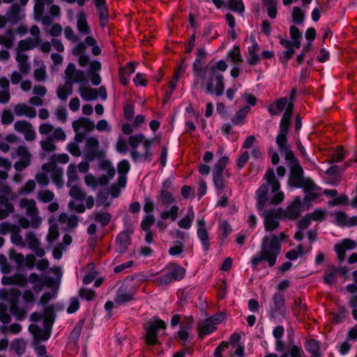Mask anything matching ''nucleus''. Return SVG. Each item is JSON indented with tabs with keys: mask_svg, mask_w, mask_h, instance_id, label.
I'll list each match as a JSON object with an SVG mask.
<instances>
[{
	"mask_svg": "<svg viewBox=\"0 0 357 357\" xmlns=\"http://www.w3.org/2000/svg\"><path fill=\"white\" fill-rule=\"evenodd\" d=\"M264 178L267 183L261 185L256 191L257 206L259 211L269 204H279L284 197V193L279 190L280 183L275 177L273 169L266 171Z\"/></svg>",
	"mask_w": 357,
	"mask_h": 357,
	"instance_id": "nucleus-1",
	"label": "nucleus"
},
{
	"mask_svg": "<svg viewBox=\"0 0 357 357\" xmlns=\"http://www.w3.org/2000/svg\"><path fill=\"white\" fill-rule=\"evenodd\" d=\"M287 238V236L284 232H281L278 235L273 234L264 236L261 245V251L252 259V264L256 266L266 261L269 266H273L275 264L278 256L281 252V244Z\"/></svg>",
	"mask_w": 357,
	"mask_h": 357,
	"instance_id": "nucleus-2",
	"label": "nucleus"
},
{
	"mask_svg": "<svg viewBox=\"0 0 357 357\" xmlns=\"http://www.w3.org/2000/svg\"><path fill=\"white\" fill-rule=\"evenodd\" d=\"M197 87L204 89L207 93L220 96L225 91L224 76L216 73L214 68H204V75L200 77Z\"/></svg>",
	"mask_w": 357,
	"mask_h": 357,
	"instance_id": "nucleus-3",
	"label": "nucleus"
},
{
	"mask_svg": "<svg viewBox=\"0 0 357 357\" xmlns=\"http://www.w3.org/2000/svg\"><path fill=\"white\" fill-rule=\"evenodd\" d=\"M153 142V139H146L143 134L131 135L128 139V143L132 149L130 153L132 159L135 161H151L152 154L150 152V147Z\"/></svg>",
	"mask_w": 357,
	"mask_h": 357,
	"instance_id": "nucleus-4",
	"label": "nucleus"
},
{
	"mask_svg": "<svg viewBox=\"0 0 357 357\" xmlns=\"http://www.w3.org/2000/svg\"><path fill=\"white\" fill-rule=\"evenodd\" d=\"M18 207L27 218L32 220L33 226H40L41 225L42 218L39 215V210L34 199L28 198L20 199Z\"/></svg>",
	"mask_w": 357,
	"mask_h": 357,
	"instance_id": "nucleus-5",
	"label": "nucleus"
},
{
	"mask_svg": "<svg viewBox=\"0 0 357 357\" xmlns=\"http://www.w3.org/2000/svg\"><path fill=\"white\" fill-rule=\"evenodd\" d=\"M166 324L160 319H154L147 323L145 328V341L147 344L153 345L158 343V333L159 329H165Z\"/></svg>",
	"mask_w": 357,
	"mask_h": 357,
	"instance_id": "nucleus-6",
	"label": "nucleus"
},
{
	"mask_svg": "<svg viewBox=\"0 0 357 357\" xmlns=\"http://www.w3.org/2000/svg\"><path fill=\"white\" fill-rule=\"evenodd\" d=\"M225 318L223 314H217L209 318H207L198 324L199 336H203L210 334L217 328L216 325L224 321Z\"/></svg>",
	"mask_w": 357,
	"mask_h": 357,
	"instance_id": "nucleus-7",
	"label": "nucleus"
},
{
	"mask_svg": "<svg viewBox=\"0 0 357 357\" xmlns=\"http://www.w3.org/2000/svg\"><path fill=\"white\" fill-rule=\"evenodd\" d=\"M11 155L13 158L15 156L20 158V160L14 164V168L17 172H21L31 165V154L26 146H19Z\"/></svg>",
	"mask_w": 357,
	"mask_h": 357,
	"instance_id": "nucleus-8",
	"label": "nucleus"
},
{
	"mask_svg": "<svg viewBox=\"0 0 357 357\" xmlns=\"http://www.w3.org/2000/svg\"><path fill=\"white\" fill-rule=\"evenodd\" d=\"M290 167V176L288 180L289 185L294 188H299L303 176V169L296 158L287 161Z\"/></svg>",
	"mask_w": 357,
	"mask_h": 357,
	"instance_id": "nucleus-9",
	"label": "nucleus"
},
{
	"mask_svg": "<svg viewBox=\"0 0 357 357\" xmlns=\"http://www.w3.org/2000/svg\"><path fill=\"white\" fill-rule=\"evenodd\" d=\"M66 82L70 83H78L82 84H86L88 79L84 71L77 70L74 63H69L65 70Z\"/></svg>",
	"mask_w": 357,
	"mask_h": 357,
	"instance_id": "nucleus-10",
	"label": "nucleus"
},
{
	"mask_svg": "<svg viewBox=\"0 0 357 357\" xmlns=\"http://www.w3.org/2000/svg\"><path fill=\"white\" fill-rule=\"evenodd\" d=\"M103 152L100 150V143L98 139L90 137L86 139L84 156L86 160L92 161L96 158H101Z\"/></svg>",
	"mask_w": 357,
	"mask_h": 357,
	"instance_id": "nucleus-11",
	"label": "nucleus"
},
{
	"mask_svg": "<svg viewBox=\"0 0 357 357\" xmlns=\"http://www.w3.org/2000/svg\"><path fill=\"white\" fill-rule=\"evenodd\" d=\"M17 195L14 192V196L7 194H0V220L8 218L15 212V206L11 201L15 200Z\"/></svg>",
	"mask_w": 357,
	"mask_h": 357,
	"instance_id": "nucleus-12",
	"label": "nucleus"
},
{
	"mask_svg": "<svg viewBox=\"0 0 357 357\" xmlns=\"http://www.w3.org/2000/svg\"><path fill=\"white\" fill-rule=\"evenodd\" d=\"M14 129L17 132L22 134L28 142H32L36 138V132L32 124L25 120L17 121L14 123Z\"/></svg>",
	"mask_w": 357,
	"mask_h": 357,
	"instance_id": "nucleus-13",
	"label": "nucleus"
},
{
	"mask_svg": "<svg viewBox=\"0 0 357 357\" xmlns=\"http://www.w3.org/2000/svg\"><path fill=\"white\" fill-rule=\"evenodd\" d=\"M24 242H26V246H28L38 257H41L45 255V250L41 247L40 241L33 231H28L25 233Z\"/></svg>",
	"mask_w": 357,
	"mask_h": 357,
	"instance_id": "nucleus-14",
	"label": "nucleus"
},
{
	"mask_svg": "<svg viewBox=\"0 0 357 357\" xmlns=\"http://www.w3.org/2000/svg\"><path fill=\"white\" fill-rule=\"evenodd\" d=\"M287 133L279 132L276 137V144L278 146L280 151L284 154V158L287 161L295 158L294 152L291 150L289 145L287 142Z\"/></svg>",
	"mask_w": 357,
	"mask_h": 357,
	"instance_id": "nucleus-15",
	"label": "nucleus"
},
{
	"mask_svg": "<svg viewBox=\"0 0 357 357\" xmlns=\"http://www.w3.org/2000/svg\"><path fill=\"white\" fill-rule=\"evenodd\" d=\"M262 215L264 218V228L266 231L271 232L279 227V213L277 211L264 212Z\"/></svg>",
	"mask_w": 357,
	"mask_h": 357,
	"instance_id": "nucleus-16",
	"label": "nucleus"
},
{
	"mask_svg": "<svg viewBox=\"0 0 357 357\" xmlns=\"http://www.w3.org/2000/svg\"><path fill=\"white\" fill-rule=\"evenodd\" d=\"M356 245V243L350 238H345L341 243L335 244L334 250L337 255L338 259L343 261L345 258V252L348 250L354 249Z\"/></svg>",
	"mask_w": 357,
	"mask_h": 357,
	"instance_id": "nucleus-17",
	"label": "nucleus"
},
{
	"mask_svg": "<svg viewBox=\"0 0 357 357\" xmlns=\"http://www.w3.org/2000/svg\"><path fill=\"white\" fill-rule=\"evenodd\" d=\"M13 112L17 116H25L28 119H33L37 112L35 108L24 102H20L13 106Z\"/></svg>",
	"mask_w": 357,
	"mask_h": 357,
	"instance_id": "nucleus-18",
	"label": "nucleus"
},
{
	"mask_svg": "<svg viewBox=\"0 0 357 357\" xmlns=\"http://www.w3.org/2000/svg\"><path fill=\"white\" fill-rule=\"evenodd\" d=\"M29 331L33 335L34 342L36 344L40 340H47L50 336V331L49 329H43L34 324L29 326Z\"/></svg>",
	"mask_w": 357,
	"mask_h": 357,
	"instance_id": "nucleus-19",
	"label": "nucleus"
},
{
	"mask_svg": "<svg viewBox=\"0 0 357 357\" xmlns=\"http://www.w3.org/2000/svg\"><path fill=\"white\" fill-rule=\"evenodd\" d=\"M131 231H123L121 232L116 237V252L119 253L124 252L128 245L130 244V236L132 234Z\"/></svg>",
	"mask_w": 357,
	"mask_h": 357,
	"instance_id": "nucleus-20",
	"label": "nucleus"
},
{
	"mask_svg": "<svg viewBox=\"0 0 357 357\" xmlns=\"http://www.w3.org/2000/svg\"><path fill=\"white\" fill-rule=\"evenodd\" d=\"M294 104L289 102L280 124V132L287 133L291 121Z\"/></svg>",
	"mask_w": 357,
	"mask_h": 357,
	"instance_id": "nucleus-21",
	"label": "nucleus"
},
{
	"mask_svg": "<svg viewBox=\"0 0 357 357\" xmlns=\"http://www.w3.org/2000/svg\"><path fill=\"white\" fill-rule=\"evenodd\" d=\"M197 236L204 246L205 250H208L210 247L208 239V233L206 229V222L204 219L197 220Z\"/></svg>",
	"mask_w": 357,
	"mask_h": 357,
	"instance_id": "nucleus-22",
	"label": "nucleus"
},
{
	"mask_svg": "<svg viewBox=\"0 0 357 357\" xmlns=\"http://www.w3.org/2000/svg\"><path fill=\"white\" fill-rule=\"evenodd\" d=\"M274 307L272 309V316L280 315L284 317L286 308L284 305V298L280 294H275L273 296Z\"/></svg>",
	"mask_w": 357,
	"mask_h": 357,
	"instance_id": "nucleus-23",
	"label": "nucleus"
},
{
	"mask_svg": "<svg viewBox=\"0 0 357 357\" xmlns=\"http://www.w3.org/2000/svg\"><path fill=\"white\" fill-rule=\"evenodd\" d=\"M73 130L75 132L80 131L82 128L85 132H90L95 128L94 123L89 119L82 117L78 120L74 121L72 123Z\"/></svg>",
	"mask_w": 357,
	"mask_h": 357,
	"instance_id": "nucleus-24",
	"label": "nucleus"
},
{
	"mask_svg": "<svg viewBox=\"0 0 357 357\" xmlns=\"http://www.w3.org/2000/svg\"><path fill=\"white\" fill-rule=\"evenodd\" d=\"M15 59L17 62V68L19 71H20V73L24 75L29 74L31 70V66L28 61V55L23 52H17Z\"/></svg>",
	"mask_w": 357,
	"mask_h": 357,
	"instance_id": "nucleus-25",
	"label": "nucleus"
},
{
	"mask_svg": "<svg viewBox=\"0 0 357 357\" xmlns=\"http://www.w3.org/2000/svg\"><path fill=\"white\" fill-rule=\"evenodd\" d=\"M301 204L300 198H295L293 203L285 209L284 215L291 220L296 218L301 213Z\"/></svg>",
	"mask_w": 357,
	"mask_h": 357,
	"instance_id": "nucleus-26",
	"label": "nucleus"
},
{
	"mask_svg": "<svg viewBox=\"0 0 357 357\" xmlns=\"http://www.w3.org/2000/svg\"><path fill=\"white\" fill-rule=\"evenodd\" d=\"M40 38H27L24 40H21L18 43L17 50L18 52H24L32 50L36 47L40 43Z\"/></svg>",
	"mask_w": 357,
	"mask_h": 357,
	"instance_id": "nucleus-27",
	"label": "nucleus"
},
{
	"mask_svg": "<svg viewBox=\"0 0 357 357\" xmlns=\"http://www.w3.org/2000/svg\"><path fill=\"white\" fill-rule=\"evenodd\" d=\"M79 93L82 99L86 101L93 100L98 98V90L86 86L84 84L80 85Z\"/></svg>",
	"mask_w": 357,
	"mask_h": 357,
	"instance_id": "nucleus-28",
	"label": "nucleus"
},
{
	"mask_svg": "<svg viewBox=\"0 0 357 357\" xmlns=\"http://www.w3.org/2000/svg\"><path fill=\"white\" fill-rule=\"evenodd\" d=\"M135 63L130 62L123 68L119 70L120 82L122 84L126 85L128 82L130 75L135 72Z\"/></svg>",
	"mask_w": 357,
	"mask_h": 357,
	"instance_id": "nucleus-29",
	"label": "nucleus"
},
{
	"mask_svg": "<svg viewBox=\"0 0 357 357\" xmlns=\"http://www.w3.org/2000/svg\"><path fill=\"white\" fill-rule=\"evenodd\" d=\"M15 41L14 32L11 29H7L3 34H0V45L6 49H10Z\"/></svg>",
	"mask_w": 357,
	"mask_h": 357,
	"instance_id": "nucleus-30",
	"label": "nucleus"
},
{
	"mask_svg": "<svg viewBox=\"0 0 357 357\" xmlns=\"http://www.w3.org/2000/svg\"><path fill=\"white\" fill-rule=\"evenodd\" d=\"M287 98L286 97L278 99L273 104L268 107V112L272 115L279 114L285 107H287Z\"/></svg>",
	"mask_w": 357,
	"mask_h": 357,
	"instance_id": "nucleus-31",
	"label": "nucleus"
},
{
	"mask_svg": "<svg viewBox=\"0 0 357 357\" xmlns=\"http://www.w3.org/2000/svg\"><path fill=\"white\" fill-rule=\"evenodd\" d=\"M77 27L79 32L83 35H87L91 31L90 26L86 19V15L83 12H80L77 14Z\"/></svg>",
	"mask_w": 357,
	"mask_h": 357,
	"instance_id": "nucleus-32",
	"label": "nucleus"
},
{
	"mask_svg": "<svg viewBox=\"0 0 357 357\" xmlns=\"http://www.w3.org/2000/svg\"><path fill=\"white\" fill-rule=\"evenodd\" d=\"M133 299V294L126 290L123 287H121L118 289L116 292V296L115 297V302L119 305L124 304L128 301H130Z\"/></svg>",
	"mask_w": 357,
	"mask_h": 357,
	"instance_id": "nucleus-33",
	"label": "nucleus"
},
{
	"mask_svg": "<svg viewBox=\"0 0 357 357\" xmlns=\"http://www.w3.org/2000/svg\"><path fill=\"white\" fill-rule=\"evenodd\" d=\"M194 218L195 213L192 207H189L187 214L178 222V225L182 229H188L191 227Z\"/></svg>",
	"mask_w": 357,
	"mask_h": 357,
	"instance_id": "nucleus-34",
	"label": "nucleus"
},
{
	"mask_svg": "<svg viewBox=\"0 0 357 357\" xmlns=\"http://www.w3.org/2000/svg\"><path fill=\"white\" fill-rule=\"evenodd\" d=\"M92 218L96 222H99L102 227H104L109 223L112 215L106 211H98L94 212L92 214Z\"/></svg>",
	"mask_w": 357,
	"mask_h": 357,
	"instance_id": "nucleus-35",
	"label": "nucleus"
},
{
	"mask_svg": "<svg viewBox=\"0 0 357 357\" xmlns=\"http://www.w3.org/2000/svg\"><path fill=\"white\" fill-rule=\"evenodd\" d=\"M73 93V86L70 83L65 82L63 85H61L56 90L57 97L61 100H66L68 96Z\"/></svg>",
	"mask_w": 357,
	"mask_h": 357,
	"instance_id": "nucleus-36",
	"label": "nucleus"
},
{
	"mask_svg": "<svg viewBox=\"0 0 357 357\" xmlns=\"http://www.w3.org/2000/svg\"><path fill=\"white\" fill-rule=\"evenodd\" d=\"M10 241L13 244L21 248H26V242H24V238L22 236L20 228L18 226L11 234Z\"/></svg>",
	"mask_w": 357,
	"mask_h": 357,
	"instance_id": "nucleus-37",
	"label": "nucleus"
},
{
	"mask_svg": "<svg viewBox=\"0 0 357 357\" xmlns=\"http://www.w3.org/2000/svg\"><path fill=\"white\" fill-rule=\"evenodd\" d=\"M204 68H202V60L196 59L193 63V73L195 75L194 86H197L200 81L199 77L204 75Z\"/></svg>",
	"mask_w": 357,
	"mask_h": 357,
	"instance_id": "nucleus-38",
	"label": "nucleus"
},
{
	"mask_svg": "<svg viewBox=\"0 0 357 357\" xmlns=\"http://www.w3.org/2000/svg\"><path fill=\"white\" fill-rule=\"evenodd\" d=\"M167 270L174 281L181 280L185 273V268L177 264L170 265Z\"/></svg>",
	"mask_w": 357,
	"mask_h": 357,
	"instance_id": "nucleus-39",
	"label": "nucleus"
},
{
	"mask_svg": "<svg viewBox=\"0 0 357 357\" xmlns=\"http://www.w3.org/2000/svg\"><path fill=\"white\" fill-rule=\"evenodd\" d=\"M60 224L65 225L68 228H75L77 225L78 219L75 215H68L61 213L59 218Z\"/></svg>",
	"mask_w": 357,
	"mask_h": 357,
	"instance_id": "nucleus-40",
	"label": "nucleus"
},
{
	"mask_svg": "<svg viewBox=\"0 0 357 357\" xmlns=\"http://www.w3.org/2000/svg\"><path fill=\"white\" fill-rule=\"evenodd\" d=\"M10 311L12 314L15 316L17 320L22 321L26 317V309L24 307H20L15 301L11 302Z\"/></svg>",
	"mask_w": 357,
	"mask_h": 357,
	"instance_id": "nucleus-41",
	"label": "nucleus"
},
{
	"mask_svg": "<svg viewBox=\"0 0 357 357\" xmlns=\"http://www.w3.org/2000/svg\"><path fill=\"white\" fill-rule=\"evenodd\" d=\"M33 77L37 82H43L46 79V66L43 61H38V68L33 71Z\"/></svg>",
	"mask_w": 357,
	"mask_h": 357,
	"instance_id": "nucleus-42",
	"label": "nucleus"
},
{
	"mask_svg": "<svg viewBox=\"0 0 357 357\" xmlns=\"http://www.w3.org/2000/svg\"><path fill=\"white\" fill-rule=\"evenodd\" d=\"M36 198L40 202L50 203L54 199L55 195L50 190H42L37 192Z\"/></svg>",
	"mask_w": 357,
	"mask_h": 357,
	"instance_id": "nucleus-43",
	"label": "nucleus"
},
{
	"mask_svg": "<svg viewBox=\"0 0 357 357\" xmlns=\"http://www.w3.org/2000/svg\"><path fill=\"white\" fill-rule=\"evenodd\" d=\"M340 271V268H336L335 266L328 267L324 274V282L328 284H333L336 278L337 273Z\"/></svg>",
	"mask_w": 357,
	"mask_h": 357,
	"instance_id": "nucleus-44",
	"label": "nucleus"
},
{
	"mask_svg": "<svg viewBox=\"0 0 357 357\" xmlns=\"http://www.w3.org/2000/svg\"><path fill=\"white\" fill-rule=\"evenodd\" d=\"M10 347L18 355H22L26 349V342L20 338L14 340L10 345Z\"/></svg>",
	"mask_w": 357,
	"mask_h": 357,
	"instance_id": "nucleus-45",
	"label": "nucleus"
},
{
	"mask_svg": "<svg viewBox=\"0 0 357 357\" xmlns=\"http://www.w3.org/2000/svg\"><path fill=\"white\" fill-rule=\"evenodd\" d=\"M179 208L176 205L172 206L169 210L162 212L160 215L162 220L171 219L172 221H175L177 218Z\"/></svg>",
	"mask_w": 357,
	"mask_h": 357,
	"instance_id": "nucleus-46",
	"label": "nucleus"
},
{
	"mask_svg": "<svg viewBox=\"0 0 357 357\" xmlns=\"http://www.w3.org/2000/svg\"><path fill=\"white\" fill-rule=\"evenodd\" d=\"M174 202H175V199L169 192L165 190H162L160 191L159 203H160L162 206H167Z\"/></svg>",
	"mask_w": 357,
	"mask_h": 357,
	"instance_id": "nucleus-47",
	"label": "nucleus"
},
{
	"mask_svg": "<svg viewBox=\"0 0 357 357\" xmlns=\"http://www.w3.org/2000/svg\"><path fill=\"white\" fill-rule=\"evenodd\" d=\"M67 176H68L67 185L68 187H70L78 178V176L77 174V167L75 165L71 164L68 166V170H67Z\"/></svg>",
	"mask_w": 357,
	"mask_h": 357,
	"instance_id": "nucleus-48",
	"label": "nucleus"
},
{
	"mask_svg": "<svg viewBox=\"0 0 357 357\" xmlns=\"http://www.w3.org/2000/svg\"><path fill=\"white\" fill-rule=\"evenodd\" d=\"M259 50V46L257 43L254 42V43L249 47L248 52L250 55V58L248 59V63L250 65H255L259 61V56L257 54V52Z\"/></svg>",
	"mask_w": 357,
	"mask_h": 357,
	"instance_id": "nucleus-49",
	"label": "nucleus"
},
{
	"mask_svg": "<svg viewBox=\"0 0 357 357\" xmlns=\"http://www.w3.org/2000/svg\"><path fill=\"white\" fill-rule=\"evenodd\" d=\"M250 110V108L248 106H245L238 110L232 118V122L236 125L241 123L244 120Z\"/></svg>",
	"mask_w": 357,
	"mask_h": 357,
	"instance_id": "nucleus-50",
	"label": "nucleus"
},
{
	"mask_svg": "<svg viewBox=\"0 0 357 357\" xmlns=\"http://www.w3.org/2000/svg\"><path fill=\"white\" fill-rule=\"evenodd\" d=\"M20 7L18 4L13 5L8 12V19L13 22H17L21 19Z\"/></svg>",
	"mask_w": 357,
	"mask_h": 357,
	"instance_id": "nucleus-51",
	"label": "nucleus"
},
{
	"mask_svg": "<svg viewBox=\"0 0 357 357\" xmlns=\"http://www.w3.org/2000/svg\"><path fill=\"white\" fill-rule=\"evenodd\" d=\"M40 145L45 152H52L56 149L54 141L52 137H47L46 139L40 142Z\"/></svg>",
	"mask_w": 357,
	"mask_h": 357,
	"instance_id": "nucleus-52",
	"label": "nucleus"
},
{
	"mask_svg": "<svg viewBox=\"0 0 357 357\" xmlns=\"http://www.w3.org/2000/svg\"><path fill=\"white\" fill-rule=\"evenodd\" d=\"M69 195L74 199L82 200L84 199L85 192L77 185H72L69 192Z\"/></svg>",
	"mask_w": 357,
	"mask_h": 357,
	"instance_id": "nucleus-53",
	"label": "nucleus"
},
{
	"mask_svg": "<svg viewBox=\"0 0 357 357\" xmlns=\"http://www.w3.org/2000/svg\"><path fill=\"white\" fill-rule=\"evenodd\" d=\"M53 0H35L34 13L38 15L43 14L45 11V6L50 5Z\"/></svg>",
	"mask_w": 357,
	"mask_h": 357,
	"instance_id": "nucleus-54",
	"label": "nucleus"
},
{
	"mask_svg": "<svg viewBox=\"0 0 357 357\" xmlns=\"http://www.w3.org/2000/svg\"><path fill=\"white\" fill-rule=\"evenodd\" d=\"M292 19L294 23L301 24L304 21V12L299 7H294L291 13Z\"/></svg>",
	"mask_w": 357,
	"mask_h": 357,
	"instance_id": "nucleus-55",
	"label": "nucleus"
},
{
	"mask_svg": "<svg viewBox=\"0 0 357 357\" xmlns=\"http://www.w3.org/2000/svg\"><path fill=\"white\" fill-rule=\"evenodd\" d=\"M299 188H303L305 192L315 191L318 188L312 179L305 177L301 181Z\"/></svg>",
	"mask_w": 357,
	"mask_h": 357,
	"instance_id": "nucleus-56",
	"label": "nucleus"
},
{
	"mask_svg": "<svg viewBox=\"0 0 357 357\" xmlns=\"http://www.w3.org/2000/svg\"><path fill=\"white\" fill-rule=\"evenodd\" d=\"M229 159L227 157L224 156L222 157L218 162L215 164L213 170V174H222L224 169L226 167L227 163H228Z\"/></svg>",
	"mask_w": 357,
	"mask_h": 357,
	"instance_id": "nucleus-57",
	"label": "nucleus"
},
{
	"mask_svg": "<svg viewBox=\"0 0 357 357\" xmlns=\"http://www.w3.org/2000/svg\"><path fill=\"white\" fill-rule=\"evenodd\" d=\"M305 349L310 351L313 356H318L319 346L318 342L314 340H310L305 342Z\"/></svg>",
	"mask_w": 357,
	"mask_h": 357,
	"instance_id": "nucleus-58",
	"label": "nucleus"
},
{
	"mask_svg": "<svg viewBox=\"0 0 357 357\" xmlns=\"http://www.w3.org/2000/svg\"><path fill=\"white\" fill-rule=\"evenodd\" d=\"M100 169L105 171L109 178H113L116 173L115 168L112 165L111 162L107 160L102 161L100 163Z\"/></svg>",
	"mask_w": 357,
	"mask_h": 357,
	"instance_id": "nucleus-59",
	"label": "nucleus"
},
{
	"mask_svg": "<svg viewBox=\"0 0 357 357\" xmlns=\"http://www.w3.org/2000/svg\"><path fill=\"white\" fill-rule=\"evenodd\" d=\"M229 8L235 12L243 13L244 6L242 0H228Z\"/></svg>",
	"mask_w": 357,
	"mask_h": 357,
	"instance_id": "nucleus-60",
	"label": "nucleus"
},
{
	"mask_svg": "<svg viewBox=\"0 0 357 357\" xmlns=\"http://www.w3.org/2000/svg\"><path fill=\"white\" fill-rule=\"evenodd\" d=\"M21 330L22 326L17 323L12 324L8 326H4L1 328V331L3 333H10L12 334H17L21 331Z\"/></svg>",
	"mask_w": 357,
	"mask_h": 357,
	"instance_id": "nucleus-61",
	"label": "nucleus"
},
{
	"mask_svg": "<svg viewBox=\"0 0 357 357\" xmlns=\"http://www.w3.org/2000/svg\"><path fill=\"white\" fill-rule=\"evenodd\" d=\"M14 121V115L10 109H3L1 114V122L3 125H9Z\"/></svg>",
	"mask_w": 357,
	"mask_h": 357,
	"instance_id": "nucleus-62",
	"label": "nucleus"
},
{
	"mask_svg": "<svg viewBox=\"0 0 357 357\" xmlns=\"http://www.w3.org/2000/svg\"><path fill=\"white\" fill-rule=\"evenodd\" d=\"M17 225L8 222H3L0 224V234L6 235L8 233L10 234L16 229Z\"/></svg>",
	"mask_w": 357,
	"mask_h": 357,
	"instance_id": "nucleus-63",
	"label": "nucleus"
},
{
	"mask_svg": "<svg viewBox=\"0 0 357 357\" xmlns=\"http://www.w3.org/2000/svg\"><path fill=\"white\" fill-rule=\"evenodd\" d=\"M228 56L234 63H240L243 61L238 46L234 47L233 50L228 53Z\"/></svg>",
	"mask_w": 357,
	"mask_h": 357,
	"instance_id": "nucleus-64",
	"label": "nucleus"
}]
</instances>
